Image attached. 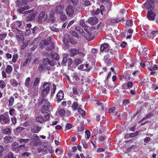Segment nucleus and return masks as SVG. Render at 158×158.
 I'll use <instances>...</instances> for the list:
<instances>
[{
    "label": "nucleus",
    "instance_id": "1",
    "mask_svg": "<svg viewBox=\"0 0 158 158\" xmlns=\"http://www.w3.org/2000/svg\"><path fill=\"white\" fill-rule=\"evenodd\" d=\"M50 83L48 82H44L40 87V90L42 97H45L49 92Z\"/></svg>",
    "mask_w": 158,
    "mask_h": 158
},
{
    "label": "nucleus",
    "instance_id": "2",
    "mask_svg": "<svg viewBox=\"0 0 158 158\" xmlns=\"http://www.w3.org/2000/svg\"><path fill=\"white\" fill-rule=\"evenodd\" d=\"M10 121V118L8 112H5L3 114L0 115V123L1 124L4 125L9 124Z\"/></svg>",
    "mask_w": 158,
    "mask_h": 158
},
{
    "label": "nucleus",
    "instance_id": "3",
    "mask_svg": "<svg viewBox=\"0 0 158 158\" xmlns=\"http://www.w3.org/2000/svg\"><path fill=\"white\" fill-rule=\"evenodd\" d=\"M33 10L26 11L24 13V16H26L27 20L31 21L34 19L35 18L36 13L35 12H33Z\"/></svg>",
    "mask_w": 158,
    "mask_h": 158
},
{
    "label": "nucleus",
    "instance_id": "4",
    "mask_svg": "<svg viewBox=\"0 0 158 158\" xmlns=\"http://www.w3.org/2000/svg\"><path fill=\"white\" fill-rule=\"evenodd\" d=\"M67 15L69 17H72L74 14V9L71 5H68L66 8Z\"/></svg>",
    "mask_w": 158,
    "mask_h": 158
},
{
    "label": "nucleus",
    "instance_id": "5",
    "mask_svg": "<svg viewBox=\"0 0 158 158\" xmlns=\"http://www.w3.org/2000/svg\"><path fill=\"white\" fill-rule=\"evenodd\" d=\"M45 97H42L41 98L38 99V104L39 105L43 104L44 105H49L50 103L48 102V100L45 98Z\"/></svg>",
    "mask_w": 158,
    "mask_h": 158
},
{
    "label": "nucleus",
    "instance_id": "6",
    "mask_svg": "<svg viewBox=\"0 0 158 158\" xmlns=\"http://www.w3.org/2000/svg\"><path fill=\"white\" fill-rule=\"evenodd\" d=\"M154 3V2L152 0H148L144 5L148 10L151 11L153 9Z\"/></svg>",
    "mask_w": 158,
    "mask_h": 158
},
{
    "label": "nucleus",
    "instance_id": "7",
    "mask_svg": "<svg viewBox=\"0 0 158 158\" xmlns=\"http://www.w3.org/2000/svg\"><path fill=\"white\" fill-rule=\"evenodd\" d=\"M47 15L44 11L41 12L38 16V19L39 21H45L47 20Z\"/></svg>",
    "mask_w": 158,
    "mask_h": 158
},
{
    "label": "nucleus",
    "instance_id": "8",
    "mask_svg": "<svg viewBox=\"0 0 158 158\" xmlns=\"http://www.w3.org/2000/svg\"><path fill=\"white\" fill-rule=\"evenodd\" d=\"M33 0H17L16 2V6H18L25 5L27 2L32 1Z\"/></svg>",
    "mask_w": 158,
    "mask_h": 158
},
{
    "label": "nucleus",
    "instance_id": "9",
    "mask_svg": "<svg viewBox=\"0 0 158 158\" xmlns=\"http://www.w3.org/2000/svg\"><path fill=\"white\" fill-rule=\"evenodd\" d=\"M15 138L10 136H6L3 138L4 142L5 143H10L14 141Z\"/></svg>",
    "mask_w": 158,
    "mask_h": 158
},
{
    "label": "nucleus",
    "instance_id": "10",
    "mask_svg": "<svg viewBox=\"0 0 158 158\" xmlns=\"http://www.w3.org/2000/svg\"><path fill=\"white\" fill-rule=\"evenodd\" d=\"M48 64L47 63H43L40 64L38 69L39 71L44 72L46 69H49V68H48Z\"/></svg>",
    "mask_w": 158,
    "mask_h": 158
},
{
    "label": "nucleus",
    "instance_id": "11",
    "mask_svg": "<svg viewBox=\"0 0 158 158\" xmlns=\"http://www.w3.org/2000/svg\"><path fill=\"white\" fill-rule=\"evenodd\" d=\"M50 107H51L50 105H43L41 109V112L43 114L48 113Z\"/></svg>",
    "mask_w": 158,
    "mask_h": 158
},
{
    "label": "nucleus",
    "instance_id": "12",
    "mask_svg": "<svg viewBox=\"0 0 158 158\" xmlns=\"http://www.w3.org/2000/svg\"><path fill=\"white\" fill-rule=\"evenodd\" d=\"M64 8V6L63 5H58L55 8V12L57 14H61L63 13Z\"/></svg>",
    "mask_w": 158,
    "mask_h": 158
},
{
    "label": "nucleus",
    "instance_id": "13",
    "mask_svg": "<svg viewBox=\"0 0 158 158\" xmlns=\"http://www.w3.org/2000/svg\"><path fill=\"white\" fill-rule=\"evenodd\" d=\"M88 22L89 24L94 25L98 23V20L96 17H92L89 19Z\"/></svg>",
    "mask_w": 158,
    "mask_h": 158
},
{
    "label": "nucleus",
    "instance_id": "14",
    "mask_svg": "<svg viewBox=\"0 0 158 158\" xmlns=\"http://www.w3.org/2000/svg\"><path fill=\"white\" fill-rule=\"evenodd\" d=\"M108 44L107 43H104L102 44L101 46L100 52L104 51L107 52L108 51Z\"/></svg>",
    "mask_w": 158,
    "mask_h": 158
},
{
    "label": "nucleus",
    "instance_id": "15",
    "mask_svg": "<svg viewBox=\"0 0 158 158\" xmlns=\"http://www.w3.org/2000/svg\"><path fill=\"white\" fill-rule=\"evenodd\" d=\"M156 15L154 13L151 11H148L147 14V17L149 20H153L155 19L154 16Z\"/></svg>",
    "mask_w": 158,
    "mask_h": 158
},
{
    "label": "nucleus",
    "instance_id": "16",
    "mask_svg": "<svg viewBox=\"0 0 158 158\" xmlns=\"http://www.w3.org/2000/svg\"><path fill=\"white\" fill-rule=\"evenodd\" d=\"M55 13L53 12H51L50 14V16L48 19V22L52 23H54L56 20V18L54 17Z\"/></svg>",
    "mask_w": 158,
    "mask_h": 158
},
{
    "label": "nucleus",
    "instance_id": "17",
    "mask_svg": "<svg viewBox=\"0 0 158 158\" xmlns=\"http://www.w3.org/2000/svg\"><path fill=\"white\" fill-rule=\"evenodd\" d=\"M78 50L76 48H71L70 50V52L71 56H74L78 54Z\"/></svg>",
    "mask_w": 158,
    "mask_h": 158
},
{
    "label": "nucleus",
    "instance_id": "18",
    "mask_svg": "<svg viewBox=\"0 0 158 158\" xmlns=\"http://www.w3.org/2000/svg\"><path fill=\"white\" fill-rule=\"evenodd\" d=\"M56 97L58 101H60L62 100L64 98V94L62 91H60L57 94Z\"/></svg>",
    "mask_w": 158,
    "mask_h": 158
},
{
    "label": "nucleus",
    "instance_id": "19",
    "mask_svg": "<svg viewBox=\"0 0 158 158\" xmlns=\"http://www.w3.org/2000/svg\"><path fill=\"white\" fill-rule=\"evenodd\" d=\"M10 82L11 85L14 87H16L18 85H19V86L20 85V84L18 83L17 81L15 79L11 80Z\"/></svg>",
    "mask_w": 158,
    "mask_h": 158
},
{
    "label": "nucleus",
    "instance_id": "20",
    "mask_svg": "<svg viewBox=\"0 0 158 158\" xmlns=\"http://www.w3.org/2000/svg\"><path fill=\"white\" fill-rule=\"evenodd\" d=\"M84 29V30L89 35V37L87 36H84V37L86 38V39L88 40H91L92 38V34L89 32L87 29L86 28V27H83Z\"/></svg>",
    "mask_w": 158,
    "mask_h": 158
},
{
    "label": "nucleus",
    "instance_id": "21",
    "mask_svg": "<svg viewBox=\"0 0 158 158\" xmlns=\"http://www.w3.org/2000/svg\"><path fill=\"white\" fill-rule=\"evenodd\" d=\"M14 98L13 96H11L10 97L8 100L9 103L8 104V106L9 107L12 106L14 104Z\"/></svg>",
    "mask_w": 158,
    "mask_h": 158
},
{
    "label": "nucleus",
    "instance_id": "22",
    "mask_svg": "<svg viewBox=\"0 0 158 158\" xmlns=\"http://www.w3.org/2000/svg\"><path fill=\"white\" fill-rule=\"evenodd\" d=\"M41 130L40 128L38 126H35L31 129V131L34 133H38Z\"/></svg>",
    "mask_w": 158,
    "mask_h": 158
},
{
    "label": "nucleus",
    "instance_id": "23",
    "mask_svg": "<svg viewBox=\"0 0 158 158\" xmlns=\"http://www.w3.org/2000/svg\"><path fill=\"white\" fill-rule=\"evenodd\" d=\"M2 132L6 135H10L11 134V130L9 128H7L3 129Z\"/></svg>",
    "mask_w": 158,
    "mask_h": 158
},
{
    "label": "nucleus",
    "instance_id": "24",
    "mask_svg": "<svg viewBox=\"0 0 158 158\" xmlns=\"http://www.w3.org/2000/svg\"><path fill=\"white\" fill-rule=\"evenodd\" d=\"M43 41V44L45 45H48L52 42L51 38L49 37L47 39L44 40Z\"/></svg>",
    "mask_w": 158,
    "mask_h": 158
},
{
    "label": "nucleus",
    "instance_id": "25",
    "mask_svg": "<svg viewBox=\"0 0 158 158\" xmlns=\"http://www.w3.org/2000/svg\"><path fill=\"white\" fill-rule=\"evenodd\" d=\"M29 8L28 6H24L23 8L19 9V12L20 14H23L24 15V13L26 10H28Z\"/></svg>",
    "mask_w": 158,
    "mask_h": 158
},
{
    "label": "nucleus",
    "instance_id": "26",
    "mask_svg": "<svg viewBox=\"0 0 158 158\" xmlns=\"http://www.w3.org/2000/svg\"><path fill=\"white\" fill-rule=\"evenodd\" d=\"M123 18H117L115 19H111L110 21L111 23H117L118 22H120L121 20H123Z\"/></svg>",
    "mask_w": 158,
    "mask_h": 158
},
{
    "label": "nucleus",
    "instance_id": "27",
    "mask_svg": "<svg viewBox=\"0 0 158 158\" xmlns=\"http://www.w3.org/2000/svg\"><path fill=\"white\" fill-rule=\"evenodd\" d=\"M12 67L11 65H8L6 68L5 71L7 73L10 74L12 71Z\"/></svg>",
    "mask_w": 158,
    "mask_h": 158
},
{
    "label": "nucleus",
    "instance_id": "28",
    "mask_svg": "<svg viewBox=\"0 0 158 158\" xmlns=\"http://www.w3.org/2000/svg\"><path fill=\"white\" fill-rule=\"evenodd\" d=\"M16 38L17 39V41L19 42H23L24 41V38L19 35H16L15 36Z\"/></svg>",
    "mask_w": 158,
    "mask_h": 158
},
{
    "label": "nucleus",
    "instance_id": "29",
    "mask_svg": "<svg viewBox=\"0 0 158 158\" xmlns=\"http://www.w3.org/2000/svg\"><path fill=\"white\" fill-rule=\"evenodd\" d=\"M60 15V19L62 21H65L67 19V16L64 13H62L59 14Z\"/></svg>",
    "mask_w": 158,
    "mask_h": 158
},
{
    "label": "nucleus",
    "instance_id": "30",
    "mask_svg": "<svg viewBox=\"0 0 158 158\" xmlns=\"http://www.w3.org/2000/svg\"><path fill=\"white\" fill-rule=\"evenodd\" d=\"M31 78L30 77H27L25 80V85L27 87H28L30 85Z\"/></svg>",
    "mask_w": 158,
    "mask_h": 158
},
{
    "label": "nucleus",
    "instance_id": "31",
    "mask_svg": "<svg viewBox=\"0 0 158 158\" xmlns=\"http://www.w3.org/2000/svg\"><path fill=\"white\" fill-rule=\"evenodd\" d=\"M45 60L47 61L48 64L52 66H54L55 65V62L54 60H49V59L48 58L45 59Z\"/></svg>",
    "mask_w": 158,
    "mask_h": 158
},
{
    "label": "nucleus",
    "instance_id": "32",
    "mask_svg": "<svg viewBox=\"0 0 158 158\" xmlns=\"http://www.w3.org/2000/svg\"><path fill=\"white\" fill-rule=\"evenodd\" d=\"M31 139L33 140V142H35L38 140L39 138L36 134H34L31 136Z\"/></svg>",
    "mask_w": 158,
    "mask_h": 158
},
{
    "label": "nucleus",
    "instance_id": "33",
    "mask_svg": "<svg viewBox=\"0 0 158 158\" xmlns=\"http://www.w3.org/2000/svg\"><path fill=\"white\" fill-rule=\"evenodd\" d=\"M4 158H16L14 156V154L11 152H9L6 156L4 157Z\"/></svg>",
    "mask_w": 158,
    "mask_h": 158
},
{
    "label": "nucleus",
    "instance_id": "34",
    "mask_svg": "<svg viewBox=\"0 0 158 158\" xmlns=\"http://www.w3.org/2000/svg\"><path fill=\"white\" fill-rule=\"evenodd\" d=\"M152 116V114L151 113H148L146 116L144 117L142 120L140 121L139 122V123H140L141 122L143 121L144 120H145L146 119L149 118L151 117Z\"/></svg>",
    "mask_w": 158,
    "mask_h": 158
},
{
    "label": "nucleus",
    "instance_id": "35",
    "mask_svg": "<svg viewBox=\"0 0 158 158\" xmlns=\"http://www.w3.org/2000/svg\"><path fill=\"white\" fill-rule=\"evenodd\" d=\"M78 107V104L77 102H74L72 106V108L74 110H77V109H78L79 108Z\"/></svg>",
    "mask_w": 158,
    "mask_h": 158
},
{
    "label": "nucleus",
    "instance_id": "36",
    "mask_svg": "<svg viewBox=\"0 0 158 158\" xmlns=\"http://www.w3.org/2000/svg\"><path fill=\"white\" fill-rule=\"evenodd\" d=\"M39 83L40 79L38 77L36 78L33 84V87H34L36 86L39 84Z\"/></svg>",
    "mask_w": 158,
    "mask_h": 158
},
{
    "label": "nucleus",
    "instance_id": "37",
    "mask_svg": "<svg viewBox=\"0 0 158 158\" xmlns=\"http://www.w3.org/2000/svg\"><path fill=\"white\" fill-rule=\"evenodd\" d=\"M29 139H20L19 140V143H28V141H29Z\"/></svg>",
    "mask_w": 158,
    "mask_h": 158
},
{
    "label": "nucleus",
    "instance_id": "38",
    "mask_svg": "<svg viewBox=\"0 0 158 158\" xmlns=\"http://www.w3.org/2000/svg\"><path fill=\"white\" fill-rule=\"evenodd\" d=\"M44 121V119L41 116H40L36 118V121L37 122H40L41 123H43Z\"/></svg>",
    "mask_w": 158,
    "mask_h": 158
},
{
    "label": "nucleus",
    "instance_id": "39",
    "mask_svg": "<svg viewBox=\"0 0 158 158\" xmlns=\"http://www.w3.org/2000/svg\"><path fill=\"white\" fill-rule=\"evenodd\" d=\"M77 110L79 113L81 114L83 117H85V113L84 111L82 110L80 108H78Z\"/></svg>",
    "mask_w": 158,
    "mask_h": 158
},
{
    "label": "nucleus",
    "instance_id": "40",
    "mask_svg": "<svg viewBox=\"0 0 158 158\" xmlns=\"http://www.w3.org/2000/svg\"><path fill=\"white\" fill-rule=\"evenodd\" d=\"M58 113L61 116H63L65 114V111L64 109H61L59 110Z\"/></svg>",
    "mask_w": 158,
    "mask_h": 158
},
{
    "label": "nucleus",
    "instance_id": "41",
    "mask_svg": "<svg viewBox=\"0 0 158 158\" xmlns=\"http://www.w3.org/2000/svg\"><path fill=\"white\" fill-rule=\"evenodd\" d=\"M31 58H27L24 62L23 64V66H26L27 64H28V62H30L31 61Z\"/></svg>",
    "mask_w": 158,
    "mask_h": 158
},
{
    "label": "nucleus",
    "instance_id": "42",
    "mask_svg": "<svg viewBox=\"0 0 158 158\" xmlns=\"http://www.w3.org/2000/svg\"><path fill=\"white\" fill-rule=\"evenodd\" d=\"M6 86V83L2 80L0 81V87L1 88H3Z\"/></svg>",
    "mask_w": 158,
    "mask_h": 158
},
{
    "label": "nucleus",
    "instance_id": "43",
    "mask_svg": "<svg viewBox=\"0 0 158 158\" xmlns=\"http://www.w3.org/2000/svg\"><path fill=\"white\" fill-rule=\"evenodd\" d=\"M7 35V34H0V40H4L6 38Z\"/></svg>",
    "mask_w": 158,
    "mask_h": 158
},
{
    "label": "nucleus",
    "instance_id": "44",
    "mask_svg": "<svg viewBox=\"0 0 158 158\" xmlns=\"http://www.w3.org/2000/svg\"><path fill=\"white\" fill-rule=\"evenodd\" d=\"M139 134V132L138 131H136L134 133H131L129 134V136L130 137H133L137 136Z\"/></svg>",
    "mask_w": 158,
    "mask_h": 158
},
{
    "label": "nucleus",
    "instance_id": "45",
    "mask_svg": "<svg viewBox=\"0 0 158 158\" xmlns=\"http://www.w3.org/2000/svg\"><path fill=\"white\" fill-rule=\"evenodd\" d=\"M80 25L83 27H85L86 26L85 22V21L83 19H81L80 21Z\"/></svg>",
    "mask_w": 158,
    "mask_h": 158
},
{
    "label": "nucleus",
    "instance_id": "46",
    "mask_svg": "<svg viewBox=\"0 0 158 158\" xmlns=\"http://www.w3.org/2000/svg\"><path fill=\"white\" fill-rule=\"evenodd\" d=\"M24 129V128L21 127H18L16 128V131L18 133L21 132L23 131V130Z\"/></svg>",
    "mask_w": 158,
    "mask_h": 158
},
{
    "label": "nucleus",
    "instance_id": "47",
    "mask_svg": "<svg viewBox=\"0 0 158 158\" xmlns=\"http://www.w3.org/2000/svg\"><path fill=\"white\" fill-rule=\"evenodd\" d=\"M54 45L53 44H52L51 45H49L46 48V49L49 50H52L54 48Z\"/></svg>",
    "mask_w": 158,
    "mask_h": 158
},
{
    "label": "nucleus",
    "instance_id": "48",
    "mask_svg": "<svg viewBox=\"0 0 158 158\" xmlns=\"http://www.w3.org/2000/svg\"><path fill=\"white\" fill-rule=\"evenodd\" d=\"M158 68L157 65L156 64H154L150 68V70L151 71L153 70H156Z\"/></svg>",
    "mask_w": 158,
    "mask_h": 158
},
{
    "label": "nucleus",
    "instance_id": "49",
    "mask_svg": "<svg viewBox=\"0 0 158 158\" xmlns=\"http://www.w3.org/2000/svg\"><path fill=\"white\" fill-rule=\"evenodd\" d=\"M30 40H26L25 41H23V42H22L23 43V44L26 47H27L28 44L30 43Z\"/></svg>",
    "mask_w": 158,
    "mask_h": 158
},
{
    "label": "nucleus",
    "instance_id": "50",
    "mask_svg": "<svg viewBox=\"0 0 158 158\" xmlns=\"http://www.w3.org/2000/svg\"><path fill=\"white\" fill-rule=\"evenodd\" d=\"M18 57V56L17 54H15L13 55V59H12V61L14 63H15L17 60Z\"/></svg>",
    "mask_w": 158,
    "mask_h": 158
},
{
    "label": "nucleus",
    "instance_id": "51",
    "mask_svg": "<svg viewBox=\"0 0 158 158\" xmlns=\"http://www.w3.org/2000/svg\"><path fill=\"white\" fill-rule=\"evenodd\" d=\"M72 126L71 124L70 123H68L65 126V129H64V131H66V129L68 130H69L72 127Z\"/></svg>",
    "mask_w": 158,
    "mask_h": 158
},
{
    "label": "nucleus",
    "instance_id": "52",
    "mask_svg": "<svg viewBox=\"0 0 158 158\" xmlns=\"http://www.w3.org/2000/svg\"><path fill=\"white\" fill-rule=\"evenodd\" d=\"M15 112V110L14 109H11L9 110V113L11 116H13Z\"/></svg>",
    "mask_w": 158,
    "mask_h": 158
},
{
    "label": "nucleus",
    "instance_id": "53",
    "mask_svg": "<svg viewBox=\"0 0 158 158\" xmlns=\"http://www.w3.org/2000/svg\"><path fill=\"white\" fill-rule=\"evenodd\" d=\"M50 28L52 31L56 32H59L60 31L59 29L53 27H50Z\"/></svg>",
    "mask_w": 158,
    "mask_h": 158
},
{
    "label": "nucleus",
    "instance_id": "54",
    "mask_svg": "<svg viewBox=\"0 0 158 158\" xmlns=\"http://www.w3.org/2000/svg\"><path fill=\"white\" fill-rule=\"evenodd\" d=\"M106 87L107 88H108L109 89H113L114 88V86H112V85H110V84H109L108 82V81H107L106 83H105Z\"/></svg>",
    "mask_w": 158,
    "mask_h": 158
},
{
    "label": "nucleus",
    "instance_id": "55",
    "mask_svg": "<svg viewBox=\"0 0 158 158\" xmlns=\"http://www.w3.org/2000/svg\"><path fill=\"white\" fill-rule=\"evenodd\" d=\"M73 78L76 81H78L79 80V78L78 77L77 74L76 73H74L72 76Z\"/></svg>",
    "mask_w": 158,
    "mask_h": 158
},
{
    "label": "nucleus",
    "instance_id": "56",
    "mask_svg": "<svg viewBox=\"0 0 158 158\" xmlns=\"http://www.w3.org/2000/svg\"><path fill=\"white\" fill-rule=\"evenodd\" d=\"M38 27L36 26L35 27L32 29V33L34 34H36L37 33V30Z\"/></svg>",
    "mask_w": 158,
    "mask_h": 158
},
{
    "label": "nucleus",
    "instance_id": "57",
    "mask_svg": "<svg viewBox=\"0 0 158 158\" xmlns=\"http://www.w3.org/2000/svg\"><path fill=\"white\" fill-rule=\"evenodd\" d=\"M25 144H22L19 145L18 147V150H23L25 148Z\"/></svg>",
    "mask_w": 158,
    "mask_h": 158
},
{
    "label": "nucleus",
    "instance_id": "58",
    "mask_svg": "<svg viewBox=\"0 0 158 158\" xmlns=\"http://www.w3.org/2000/svg\"><path fill=\"white\" fill-rule=\"evenodd\" d=\"M147 50L148 49L147 48H144L142 51V54L144 56H146L147 54V52H146Z\"/></svg>",
    "mask_w": 158,
    "mask_h": 158
},
{
    "label": "nucleus",
    "instance_id": "59",
    "mask_svg": "<svg viewBox=\"0 0 158 158\" xmlns=\"http://www.w3.org/2000/svg\"><path fill=\"white\" fill-rule=\"evenodd\" d=\"M127 85V88H130L132 87L133 86V84L131 82H129Z\"/></svg>",
    "mask_w": 158,
    "mask_h": 158
},
{
    "label": "nucleus",
    "instance_id": "60",
    "mask_svg": "<svg viewBox=\"0 0 158 158\" xmlns=\"http://www.w3.org/2000/svg\"><path fill=\"white\" fill-rule=\"evenodd\" d=\"M81 63V60L80 59H77L75 60V63L77 65H78Z\"/></svg>",
    "mask_w": 158,
    "mask_h": 158
},
{
    "label": "nucleus",
    "instance_id": "61",
    "mask_svg": "<svg viewBox=\"0 0 158 158\" xmlns=\"http://www.w3.org/2000/svg\"><path fill=\"white\" fill-rule=\"evenodd\" d=\"M110 59V56L109 55H106L105 56L104 59L105 62L108 61Z\"/></svg>",
    "mask_w": 158,
    "mask_h": 158
},
{
    "label": "nucleus",
    "instance_id": "62",
    "mask_svg": "<svg viewBox=\"0 0 158 158\" xmlns=\"http://www.w3.org/2000/svg\"><path fill=\"white\" fill-rule=\"evenodd\" d=\"M97 104H98V105L100 106L101 107V109L102 110H103L104 109V107L103 104L101 102H98L97 103Z\"/></svg>",
    "mask_w": 158,
    "mask_h": 158
},
{
    "label": "nucleus",
    "instance_id": "63",
    "mask_svg": "<svg viewBox=\"0 0 158 158\" xmlns=\"http://www.w3.org/2000/svg\"><path fill=\"white\" fill-rule=\"evenodd\" d=\"M11 121L14 124H15L16 123L17 119L16 117H13L11 118Z\"/></svg>",
    "mask_w": 158,
    "mask_h": 158
},
{
    "label": "nucleus",
    "instance_id": "64",
    "mask_svg": "<svg viewBox=\"0 0 158 158\" xmlns=\"http://www.w3.org/2000/svg\"><path fill=\"white\" fill-rule=\"evenodd\" d=\"M67 58L65 57H64L63 59L62 60V62L61 63V64L63 65H65V64L67 62Z\"/></svg>",
    "mask_w": 158,
    "mask_h": 158
}]
</instances>
